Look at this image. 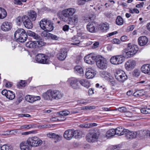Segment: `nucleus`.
I'll use <instances>...</instances> for the list:
<instances>
[{"label":"nucleus","mask_w":150,"mask_h":150,"mask_svg":"<svg viewBox=\"0 0 150 150\" xmlns=\"http://www.w3.org/2000/svg\"><path fill=\"white\" fill-rule=\"evenodd\" d=\"M96 62L97 67L99 69L104 70L107 68L108 62L102 56L100 55L96 56Z\"/></svg>","instance_id":"nucleus-5"},{"label":"nucleus","mask_w":150,"mask_h":150,"mask_svg":"<svg viewBox=\"0 0 150 150\" xmlns=\"http://www.w3.org/2000/svg\"><path fill=\"white\" fill-rule=\"evenodd\" d=\"M69 28V26L66 25L63 26L62 29L64 31H67L68 30Z\"/></svg>","instance_id":"nucleus-58"},{"label":"nucleus","mask_w":150,"mask_h":150,"mask_svg":"<svg viewBox=\"0 0 150 150\" xmlns=\"http://www.w3.org/2000/svg\"><path fill=\"white\" fill-rule=\"evenodd\" d=\"M141 112L143 114H148L150 113V109L148 108H143L141 110Z\"/></svg>","instance_id":"nucleus-44"},{"label":"nucleus","mask_w":150,"mask_h":150,"mask_svg":"<svg viewBox=\"0 0 150 150\" xmlns=\"http://www.w3.org/2000/svg\"><path fill=\"white\" fill-rule=\"evenodd\" d=\"M75 12L74 8H70L63 10L60 13L58 14V16L61 21L68 22L73 25H76L78 22V16L75 15L71 17Z\"/></svg>","instance_id":"nucleus-1"},{"label":"nucleus","mask_w":150,"mask_h":150,"mask_svg":"<svg viewBox=\"0 0 150 150\" xmlns=\"http://www.w3.org/2000/svg\"><path fill=\"white\" fill-rule=\"evenodd\" d=\"M26 85V83L25 80H22L19 84H18L17 85V87L20 88L21 87H24Z\"/></svg>","instance_id":"nucleus-45"},{"label":"nucleus","mask_w":150,"mask_h":150,"mask_svg":"<svg viewBox=\"0 0 150 150\" xmlns=\"http://www.w3.org/2000/svg\"><path fill=\"white\" fill-rule=\"evenodd\" d=\"M70 112L68 110H64L57 113L59 115L62 116H67L69 115Z\"/></svg>","instance_id":"nucleus-43"},{"label":"nucleus","mask_w":150,"mask_h":150,"mask_svg":"<svg viewBox=\"0 0 150 150\" xmlns=\"http://www.w3.org/2000/svg\"><path fill=\"white\" fill-rule=\"evenodd\" d=\"M137 135V133L136 132H131L127 129L125 136L127 139H131L136 138Z\"/></svg>","instance_id":"nucleus-17"},{"label":"nucleus","mask_w":150,"mask_h":150,"mask_svg":"<svg viewBox=\"0 0 150 150\" xmlns=\"http://www.w3.org/2000/svg\"><path fill=\"white\" fill-rule=\"evenodd\" d=\"M19 131V129H13L11 130H10L9 132H7L9 133V134H11V135H15V133H19L18 131Z\"/></svg>","instance_id":"nucleus-48"},{"label":"nucleus","mask_w":150,"mask_h":150,"mask_svg":"<svg viewBox=\"0 0 150 150\" xmlns=\"http://www.w3.org/2000/svg\"><path fill=\"white\" fill-rule=\"evenodd\" d=\"M138 50L137 45L129 43L128 44L127 50L125 49L123 50V54L127 58L131 57L136 53Z\"/></svg>","instance_id":"nucleus-2"},{"label":"nucleus","mask_w":150,"mask_h":150,"mask_svg":"<svg viewBox=\"0 0 150 150\" xmlns=\"http://www.w3.org/2000/svg\"><path fill=\"white\" fill-rule=\"evenodd\" d=\"M140 70L137 69H135L132 72V74L133 76L137 77L140 75Z\"/></svg>","instance_id":"nucleus-42"},{"label":"nucleus","mask_w":150,"mask_h":150,"mask_svg":"<svg viewBox=\"0 0 150 150\" xmlns=\"http://www.w3.org/2000/svg\"><path fill=\"white\" fill-rule=\"evenodd\" d=\"M148 40L147 38L145 36L139 37L138 39V42L139 45L143 46L147 42Z\"/></svg>","instance_id":"nucleus-26"},{"label":"nucleus","mask_w":150,"mask_h":150,"mask_svg":"<svg viewBox=\"0 0 150 150\" xmlns=\"http://www.w3.org/2000/svg\"><path fill=\"white\" fill-rule=\"evenodd\" d=\"M96 24L94 22H91L88 23L87 25V30L91 33L96 32Z\"/></svg>","instance_id":"nucleus-19"},{"label":"nucleus","mask_w":150,"mask_h":150,"mask_svg":"<svg viewBox=\"0 0 150 150\" xmlns=\"http://www.w3.org/2000/svg\"><path fill=\"white\" fill-rule=\"evenodd\" d=\"M42 97L45 100H53L52 90H48L45 93L42 94Z\"/></svg>","instance_id":"nucleus-20"},{"label":"nucleus","mask_w":150,"mask_h":150,"mask_svg":"<svg viewBox=\"0 0 150 150\" xmlns=\"http://www.w3.org/2000/svg\"><path fill=\"white\" fill-rule=\"evenodd\" d=\"M141 70L144 73L150 75V64L144 65L142 67Z\"/></svg>","instance_id":"nucleus-28"},{"label":"nucleus","mask_w":150,"mask_h":150,"mask_svg":"<svg viewBox=\"0 0 150 150\" xmlns=\"http://www.w3.org/2000/svg\"><path fill=\"white\" fill-rule=\"evenodd\" d=\"M35 60L39 63L47 64L49 63V59L47 55L42 54H39L36 56Z\"/></svg>","instance_id":"nucleus-7"},{"label":"nucleus","mask_w":150,"mask_h":150,"mask_svg":"<svg viewBox=\"0 0 150 150\" xmlns=\"http://www.w3.org/2000/svg\"><path fill=\"white\" fill-rule=\"evenodd\" d=\"M35 41H30L26 43L25 45L27 47L30 48H35L36 47V43Z\"/></svg>","instance_id":"nucleus-31"},{"label":"nucleus","mask_w":150,"mask_h":150,"mask_svg":"<svg viewBox=\"0 0 150 150\" xmlns=\"http://www.w3.org/2000/svg\"><path fill=\"white\" fill-rule=\"evenodd\" d=\"M99 134L95 132H91L88 133L86 136V140L89 142L96 141L98 139Z\"/></svg>","instance_id":"nucleus-8"},{"label":"nucleus","mask_w":150,"mask_h":150,"mask_svg":"<svg viewBox=\"0 0 150 150\" xmlns=\"http://www.w3.org/2000/svg\"><path fill=\"white\" fill-rule=\"evenodd\" d=\"M31 147H37L42 145V141L39 138L36 137L29 138Z\"/></svg>","instance_id":"nucleus-9"},{"label":"nucleus","mask_w":150,"mask_h":150,"mask_svg":"<svg viewBox=\"0 0 150 150\" xmlns=\"http://www.w3.org/2000/svg\"><path fill=\"white\" fill-rule=\"evenodd\" d=\"M119 111L121 112H125L127 111V109L125 107H121L118 108Z\"/></svg>","instance_id":"nucleus-50"},{"label":"nucleus","mask_w":150,"mask_h":150,"mask_svg":"<svg viewBox=\"0 0 150 150\" xmlns=\"http://www.w3.org/2000/svg\"><path fill=\"white\" fill-rule=\"evenodd\" d=\"M62 96L63 94L59 91L56 90L52 91V99L59 100Z\"/></svg>","instance_id":"nucleus-22"},{"label":"nucleus","mask_w":150,"mask_h":150,"mask_svg":"<svg viewBox=\"0 0 150 150\" xmlns=\"http://www.w3.org/2000/svg\"><path fill=\"white\" fill-rule=\"evenodd\" d=\"M67 56V51L66 49L62 48L61 49L60 52L57 54V57L60 61H64Z\"/></svg>","instance_id":"nucleus-12"},{"label":"nucleus","mask_w":150,"mask_h":150,"mask_svg":"<svg viewBox=\"0 0 150 150\" xmlns=\"http://www.w3.org/2000/svg\"><path fill=\"white\" fill-rule=\"evenodd\" d=\"M40 97L39 96H33V102L40 99Z\"/></svg>","instance_id":"nucleus-56"},{"label":"nucleus","mask_w":150,"mask_h":150,"mask_svg":"<svg viewBox=\"0 0 150 150\" xmlns=\"http://www.w3.org/2000/svg\"><path fill=\"white\" fill-rule=\"evenodd\" d=\"M100 75L106 80H108L110 76V74L105 71H102L100 73Z\"/></svg>","instance_id":"nucleus-33"},{"label":"nucleus","mask_w":150,"mask_h":150,"mask_svg":"<svg viewBox=\"0 0 150 150\" xmlns=\"http://www.w3.org/2000/svg\"><path fill=\"white\" fill-rule=\"evenodd\" d=\"M139 96H142L145 94V92L143 90L140 91H138Z\"/></svg>","instance_id":"nucleus-52"},{"label":"nucleus","mask_w":150,"mask_h":150,"mask_svg":"<svg viewBox=\"0 0 150 150\" xmlns=\"http://www.w3.org/2000/svg\"><path fill=\"white\" fill-rule=\"evenodd\" d=\"M114 74L115 79L120 83H124L127 79V76L125 73L121 70H116Z\"/></svg>","instance_id":"nucleus-6"},{"label":"nucleus","mask_w":150,"mask_h":150,"mask_svg":"<svg viewBox=\"0 0 150 150\" xmlns=\"http://www.w3.org/2000/svg\"><path fill=\"white\" fill-rule=\"evenodd\" d=\"M23 24L25 27L28 29H31L33 28V25L32 22L29 17L27 16H26L25 19L24 20Z\"/></svg>","instance_id":"nucleus-21"},{"label":"nucleus","mask_w":150,"mask_h":150,"mask_svg":"<svg viewBox=\"0 0 150 150\" xmlns=\"http://www.w3.org/2000/svg\"><path fill=\"white\" fill-rule=\"evenodd\" d=\"M87 2L86 1L83 0H78V4L79 5H83L85 4V2Z\"/></svg>","instance_id":"nucleus-55"},{"label":"nucleus","mask_w":150,"mask_h":150,"mask_svg":"<svg viewBox=\"0 0 150 150\" xmlns=\"http://www.w3.org/2000/svg\"><path fill=\"white\" fill-rule=\"evenodd\" d=\"M26 15H24L22 17L18 16L16 18V23L18 25H20L22 22H23L24 20L25 19Z\"/></svg>","instance_id":"nucleus-32"},{"label":"nucleus","mask_w":150,"mask_h":150,"mask_svg":"<svg viewBox=\"0 0 150 150\" xmlns=\"http://www.w3.org/2000/svg\"><path fill=\"white\" fill-rule=\"evenodd\" d=\"M14 3L16 5H21L22 4L20 0H14Z\"/></svg>","instance_id":"nucleus-53"},{"label":"nucleus","mask_w":150,"mask_h":150,"mask_svg":"<svg viewBox=\"0 0 150 150\" xmlns=\"http://www.w3.org/2000/svg\"><path fill=\"white\" fill-rule=\"evenodd\" d=\"M73 130L68 129L66 130L64 134V137L65 138L68 140H70L73 137Z\"/></svg>","instance_id":"nucleus-24"},{"label":"nucleus","mask_w":150,"mask_h":150,"mask_svg":"<svg viewBox=\"0 0 150 150\" xmlns=\"http://www.w3.org/2000/svg\"><path fill=\"white\" fill-rule=\"evenodd\" d=\"M27 34L28 35L31 36L34 39L37 40H41V37L38 34L35 33L30 30H28L27 31Z\"/></svg>","instance_id":"nucleus-25"},{"label":"nucleus","mask_w":150,"mask_h":150,"mask_svg":"<svg viewBox=\"0 0 150 150\" xmlns=\"http://www.w3.org/2000/svg\"><path fill=\"white\" fill-rule=\"evenodd\" d=\"M122 57V55L112 56L110 58V62L112 64H114L117 65L121 64L124 61Z\"/></svg>","instance_id":"nucleus-10"},{"label":"nucleus","mask_w":150,"mask_h":150,"mask_svg":"<svg viewBox=\"0 0 150 150\" xmlns=\"http://www.w3.org/2000/svg\"><path fill=\"white\" fill-rule=\"evenodd\" d=\"M90 20H93L95 18L96 16L93 14H90L89 15Z\"/></svg>","instance_id":"nucleus-61"},{"label":"nucleus","mask_w":150,"mask_h":150,"mask_svg":"<svg viewBox=\"0 0 150 150\" xmlns=\"http://www.w3.org/2000/svg\"><path fill=\"white\" fill-rule=\"evenodd\" d=\"M96 75L94 71L91 68L87 69L85 73V77L88 79H92Z\"/></svg>","instance_id":"nucleus-15"},{"label":"nucleus","mask_w":150,"mask_h":150,"mask_svg":"<svg viewBox=\"0 0 150 150\" xmlns=\"http://www.w3.org/2000/svg\"><path fill=\"white\" fill-rule=\"evenodd\" d=\"M116 24L118 25H122L123 23V21L122 18L120 16H118L116 21Z\"/></svg>","instance_id":"nucleus-37"},{"label":"nucleus","mask_w":150,"mask_h":150,"mask_svg":"<svg viewBox=\"0 0 150 150\" xmlns=\"http://www.w3.org/2000/svg\"><path fill=\"white\" fill-rule=\"evenodd\" d=\"M27 32L23 28L17 29L15 32L14 37L17 41L21 42H24L27 40L28 37Z\"/></svg>","instance_id":"nucleus-3"},{"label":"nucleus","mask_w":150,"mask_h":150,"mask_svg":"<svg viewBox=\"0 0 150 150\" xmlns=\"http://www.w3.org/2000/svg\"><path fill=\"white\" fill-rule=\"evenodd\" d=\"M70 86L74 89H77L79 87V81L76 79L71 78L69 79Z\"/></svg>","instance_id":"nucleus-16"},{"label":"nucleus","mask_w":150,"mask_h":150,"mask_svg":"<svg viewBox=\"0 0 150 150\" xmlns=\"http://www.w3.org/2000/svg\"><path fill=\"white\" fill-rule=\"evenodd\" d=\"M12 27V24L10 22L5 21L3 23L1 26V29L5 32L11 30Z\"/></svg>","instance_id":"nucleus-13"},{"label":"nucleus","mask_w":150,"mask_h":150,"mask_svg":"<svg viewBox=\"0 0 150 150\" xmlns=\"http://www.w3.org/2000/svg\"><path fill=\"white\" fill-rule=\"evenodd\" d=\"M29 138L26 141H23L20 143V147L22 150H30L31 146Z\"/></svg>","instance_id":"nucleus-11"},{"label":"nucleus","mask_w":150,"mask_h":150,"mask_svg":"<svg viewBox=\"0 0 150 150\" xmlns=\"http://www.w3.org/2000/svg\"><path fill=\"white\" fill-rule=\"evenodd\" d=\"M73 137H74L75 138H76L77 137H78L79 135V133L78 132V131H74L73 130Z\"/></svg>","instance_id":"nucleus-51"},{"label":"nucleus","mask_w":150,"mask_h":150,"mask_svg":"<svg viewBox=\"0 0 150 150\" xmlns=\"http://www.w3.org/2000/svg\"><path fill=\"white\" fill-rule=\"evenodd\" d=\"M79 126L80 127L82 128H89L88 123L81 124L79 125Z\"/></svg>","instance_id":"nucleus-54"},{"label":"nucleus","mask_w":150,"mask_h":150,"mask_svg":"<svg viewBox=\"0 0 150 150\" xmlns=\"http://www.w3.org/2000/svg\"><path fill=\"white\" fill-rule=\"evenodd\" d=\"M74 69L76 71L80 74L83 73V69L80 66H77L74 67Z\"/></svg>","instance_id":"nucleus-40"},{"label":"nucleus","mask_w":150,"mask_h":150,"mask_svg":"<svg viewBox=\"0 0 150 150\" xmlns=\"http://www.w3.org/2000/svg\"><path fill=\"white\" fill-rule=\"evenodd\" d=\"M8 91L6 89L2 91L1 93L3 95H4L6 97L8 92Z\"/></svg>","instance_id":"nucleus-59"},{"label":"nucleus","mask_w":150,"mask_h":150,"mask_svg":"<svg viewBox=\"0 0 150 150\" xmlns=\"http://www.w3.org/2000/svg\"><path fill=\"white\" fill-rule=\"evenodd\" d=\"M40 25L42 29L46 31H51L54 28L52 21L46 18L43 19L40 21Z\"/></svg>","instance_id":"nucleus-4"},{"label":"nucleus","mask_w":150,"mask_h":150,"mask_svg":"<svg viewBox=\"0 0 150 150\" xmlns=\"http://www.w3.org/2000/svg\"><path fill=\"white\" fill-rule=\"evenodd\" d=\"M136 64V62L134 60L127 62L125 65V68L127 70H130L134 68Z\"/></svg>","instance_id":"nucleus-23"},{"label":"nucleus","mask_w":150,"mask_h":150,"mask_svg":"<svg viewBox=\"0 0 150 150\" xmlns=\"http://www.w3.org/2000/svg\"><path fill=\"white\" fill-rule=\"evenodd\" d=\"M28 14L31 20L33 21L35 20L37 16V14L35 11H30L29 12Z\"/></svg>","instance_id":"nucleus-30"},{"label":"nucleus","mask_w":150,"mask_h":150,"mask_svg":"<svg viewBox=\"0 0 150 150\" xmlns=\"http://www.w3.org/2000/svg\"><path fill=\"white\" fill-rule=\"evenodd\" d=\"M7 16V13L6 10L4 8H0V19H3Z\"/></svg>","instance_id":"nucleus-34"},{"label":"nucleus","mask_w":150,"mask_h":150,"mask_svg":"<svg viewBox=\"0 0 150 150\" xmlns=\"http://www.w3.org/2000/svg\"><path fill=\"white\" fill-rule=\"evenodd\" d=\"M115 134V132L114 129H112L108 131L106 134V136L108 138L114 136Z\"/></svg>","instance_id":"nucleus-35"},{"label":"nucleus","mask_w":150,"mask_h":150,"mask_svg":"<svg viewBox=\"0 0 150 150\" xmlns=\"http://www.w3.org/2000/svg\"><path fill=\"white\" fill-rule=\"evenodd\" d=\"M10 147L6 145H4L1 147V150H10Z\"/></svg>","instance_id":"nucleus-49"},{"label":"nucleus","mask_w":150,"mask_h":150,"mask_svg":"<svg viewBox=\"0 0 150 150\" xmlns=\"http://www.w3.org/2000/svg\"><path fill=\"white\" fill-rule=\"evenodd\" d=\"M47 135L48 137L53 139L55 143L60 141L62 137L60 135L52 133H49L47 134Z\"/></svg>","instance_id":"nucleus-18"},{"label":"nucleus","mask_w":150,"mask_h":150,"mask_svg":"<svg viewBox=\"0 0 150 150\" xmlns=\"http://www.w3.org/2000/svg\"><path fill=\"white\" fill-rule=\"evenodd\" d=\"M109 25L107 23H103L101 25L100 29L103 32H105L109 29Z\"/></svg>","instance_id":"nucleus-38"},{"label":"nucleus","mask_w":150,"mask_h":150,"mask_svg":"<svg viewBox=\"0 0 150 150\" xmlns=\"http://www.w3.org/2000/svg\"><path fill=\"white\" fill-rule=\"evenodd\" d=\"M127 129H125L122 127H117L115 129V134L118 136H121L125 134L126 133Z\"/></svg>","instance_id":"nucleus-27"},{"label":"nucleus","mask_w":150,"mask_h":150,"mask_svg":"<svg viewBox=\"0 0 150 150\" xmlns=\"http://www.w3.org/2000/svg\"><path fill=\"white\" fill-rule=\"evenodd\" d=\"M84 60L85 62L87 64H93L95 62L94 60H96V56L95 57L91 54H89L85 57Z\"/></svg>","instance_id":"nucleus-14"},{"label":"nucleus","mask_w":150,"mask_h":150,"mask_svg":"<svg viewBox=\"0 0 150 150\" xmlns=\"http://www.w3.org/2000/svg\"><path fill=\"white\" fill-rule=\"evenodd\" d=\"M144 3L143 2H141L139 4H137L136 6L137 8H141L142 7H143V5H144Z\"/></svg>","instance_id":"nucleus-63"},{"label":"nucleus","mask_w":150,"mask_h":150,"mask_svg":"<svg viewBox=\"0 0 150 150\" xmlns=\"http://www.w3.org/2000/svg\"><path fill=\"white\" fill-rule=\"evenodd\" d=\"M113 42L114 43L117 44H119L120 41L117 38H114L113 39Z\"/></svg>","instance_id":"nucleus-57"},{"label":"nucleus","mask_w":150,"mask_h":150,"mask_svg":"<svg viewBox=\"0 0 150 150\" xmlns=\"http://www.w3.org/2000/svg\"><path fill=\"white\" fill-rule=\"evenodd\" d=\"M36 43V46L38 47H41L42 46L45 45V43L42 41V40L41 38V40H37L35 41Z\"/></svg>","instance_id":"nucleus-39"},{"label":"nucleus","mask_w":150,"mask_h":150,"mask_svg":"<svg viewBox=\"0 0 150 150\" xmlns=\"http://www.w3.org/2000/svg\"><path fill=\"white\" fill-rule=\"evenodd\" d=\"M80 83L82 86L88 88L90 86V83L86 79H81L79 81Z\"/></svg>","instance_id":"nucleus-29"},{"label":"nucleus","mask_w":150,"mask_h":150,"mask_svg":"<svg viewBox=\"0 0 150 150\" xmlns=\"http://www.w3.org/2000/svg\"><path fill=\"white\" fill-rule=\"evenodd\" d=\"M26 100L29 103H32L33 102V96L29 95H27L25 98Z\"/></svg>","instance_id":"nucleus-41"},{"label":"nucleus","mask_w":150,"mask_h":150,"mask_svg":"<svg viewBox=\"0 0 150 150\" xmlns=\"http://www.w3.org/2000/svg\"><path fill=\"white\" fill-rule=\"evenodd\" d=\"M80 41L79 40H75V41L71 44L74 45H77L80 43Z\"/></svg>","instance_id":"nucleus-62"},{"label":"nucleus","mask_w":150,"mask_h":150,"mask_svg":"<svg viewBox=\"0 0 150 150\" xmlns=\"http://www.w3.org/2000/svg\"><path fill=\"white\" fill-rule=\"evenodd\" d=\"M15 97V94L12 91H8L6 97L9 100H12L14 99Z\"/></svg>","instance_id":"nucleus-36"},{"label":"nucleus","mask_w":150,"mask_h":150,"mask_svg":"<svg viewBox=\"0 0 150 150\" xmlns=\"http://www.w3.org/2000/svg\"><path fill=\"white\" fill-rule=\"evenodd\" d=\"M32 127H33V126L31 125L30 124L29 125H24L21 126L20 128L21 129H29Z\"/></svg>","instance_id":"nucleus-47"},{"label":"nucleus","mask_w":150,"mask_h":150,"mask_svg":"<svg viewBox=\"0 0 150 150\" xmlns=\"http://www.w3.org/2000/svg\"><path fill=\"white\" fill-rule=\"evenodd\" d=\"M48 37L49 38H51V39L54 40H57L59 38L56 35L51 33H49Z\"/></svg>","instance_id":"nucleus-46"},{"label":"nucleus","mask_w":150,"mask_h":150,"mask_svg":"<svg viewBox=\"0 0 150 150\" xmlns=\"http://www.w3.org/2000/svg\"><path fill=\"white\" fill-rule=\"evenodd\" d=\"M127 39V37L126 36H123L121 38V40L122 41H125Z\"/></svg>","instance_id":"nucleus-64"},{"label":"nucleus","mask_w":150,"mask_h":150,"mask_svg":"<svg viewBox=\"0 0 150 150\" xmlns=\"http://www.w3.org/2000/svg\"><path fill=\"white\" fill-rule=\"evenodd\" d=\"M89 127H92L94 126H96L97 125V124L95 123H88Z\"/></svg>","instance_id":"nucleus-60"}]
</instances>
